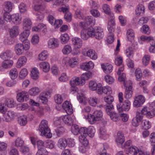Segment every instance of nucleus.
Masks as SVG:
<instances>
[{
    "mask_svg": "<svg viewBox=\"0 0 155 155\" xmlns=\"http://www.w3.org/2000/svg\"><path fill=\"white\" fill-rule=\"evenodd\" d=\"M39 130L41 132V135L45 137L50 138L52 137V134L48 125V121L45 120H42L39 125Z\"/></svg>",
    "mask_w": 155,
    "mask_h": 155,
    "instance_id": "nucleus-1",
    "label": "nucleus"
},
{
    "mask_svg": "<svg viewBox=\"0 0 155 155\" xmlns=\"http://www.w3.org/2000/svg\"><path fill=\"white\" fill-rule=\"evenodd\" d=\"M103 116L102 112L99 110H96L92 114L88 115V120L91 124H94L96 121L100 120Z\"/></svg>",
    "mask_w": 155,
    "mask_h": 155,
    "instance_id": "nucleus-2",
    "label": "nucleus"
},
{
    "mask_svg": "<svg viewBox=\"0 0 155 155\" xmlns=\"http://www.w3.org/2000/svg\"><path fill=\"white\" fill-rule=\"evenodd\" d=\"M30 47V43L28 42H25L23 44H18L15 47V51L17 55L21 54L24 50H28Z\"/></svg>",
    "mask_w": 155,
    "mask_h": 155,
    "instance_id": "nucleus-3",
    "label": "nucleus"
},
{
    "mask_svg": "<svg viewBox=\"0 0 155 155\" xmlns=\"http://www.w3.org/2000/svg\"><path fill=\"white\" fill-rule=\"evenodd\" d=\"M130 102L128 100H126L121 104H117V109L120 113L123 111H128L130 108Z\"/></svg>",
    "mask_w": 155,
    "mask_h": 155,
    "instance_id": "nucleus-4",
    "label": "nucleus"
},
{
    "mask_svg": "<svg viewBox=\"0 0 155 155\" xmlns=\"http://www.w3.org/2000/svg\"><path fill=\"white\" fill-rule=\"evenodd\" d=\"M82 53L84 55L87 56L93 60H95L97 58L95 51L92 49L84 48L82 51Z\"/></svg>",
    "mask_w": 155,
    "mask_h": 155,
    "instance_id": "nucleus-5",
    "label": "nucleus"
},
{
    "mask_svg": "<svg viewBox=\"0 0 155 155\" xmlns=\"http://www.w3.org/2000/svg\"><path fill=\"white\" fill-rule=\"evenodd\" d=\"M4 114L3 120L7 122H10L12 121L16 116V113L11 110L6 111Z\"/></svg>",
    "mask_w": 155,
    "mask_h": 155,
    "instance_id": "nucleus-6",
    "label": "nucleus"
},
{
    "mask_svg": "<svg viewBox=\"0 0 155 155\" xmlns=\"http://www.w3.org/2000/svg\"><path fill=\"white\" fill-rule=\"evenodd\" d=\"M140 113L142 115L143 114L145 115L148 118H151L155 115V110H149L148 108L145 107L142 109Z\"/></svg>",
    "mask_w": 155,
    "mask_h": 155,
    "instance_id": "nucleus-7",
    "label": "nucleus"
},
{
    "mask_svg": "<svg viewBox=\"0 0 155 155\" xmlns=\"http://www.w3.org/2000/svg\"><path fill=\"white\" fill-rule=\"evenodd\" d=\"M59 40L56 38H50L48 42V48L54 49L58 48L59 45Z\"/></svg>",
    "mask_w": 155,
    "mask_h": 155,
    "instance_id": "nucleus-8",
    "label": "nucleus"
},
{
    "mask_svg": "<svg viewBox=\"0 0 155 155\" xmlns=\"http://www.w3.org/2000/svg\"><path fill=\"white\" fill-rule=\"evenodd\" d=\"M131 144L132 141L130 140H127L124 144L123 147L125 148L126 153H131L133 150H134L135 147H136L131 145Z\"/></svg>",
    "mask_w": 155,
    "mask_h": 155,
    "instance_id": "nucleus-9",
    "label": "nucleus"
},
{
    "mask_svg": "<svg viewBox=\"0 0 155 155\" xmlns=\"http://www.w3.org/2000/svg\"><path fill=\"white\" fill-rule=\"evenodd\" d=\"M143 118V116L140 112H137L136 116L135 117L133 118L132 121V125L135 127H137Z\"/></svg>",
    "mask_w": 155,
    "mask_h": 155,
    "instance_id": "nucleus-10",
    "label": "nucleus"
},
{
    "mask_svg": "<svg viewBox=\"0 0 155 155\" xmlns=\"http://www.w3.org/2000/svg\"><path fill=\"white\" fill-rule=\"evenodd\" d=\"M144 97L142 95H139L135 97L134 102V106L138 107L141 106L145 102Z\"/></svg>",
    "mask_w": 155,
    "mask_h": 155,
    "instance_id": "nucleus-11",
    "label": "nucleus"
},
{
    "mask_svg": "<svg viewBox=\"0 0 155 155\" xmlns=\"http://www.w3.org/2000/svg\"><path fill=\"white\" fill-rule=\"evenodd\" d=\"M27 96V92L24 91H22L18 93L17 95V99L18 101L22 102L25 100H26Z\"/></svg>",
    "mask_w": 155,
    "mask_h": 155,
    "instance_id": "nucleus-12",
    "label": "nucleus"
},
{
    "mask_svg": "<svg viewBox=\"0 0 155 155\" xmlns=\"http://www.w3.org/2000/svg\"><path fill=\"white\" fill-rule=\"evenodd\" d=\"M9 34L11 37L12 38L16 37L19 34V27L17 25H14L9 29Z\"/></svg>",
    "mask_w": 155,
    "mask_h": 155,
    "instance_id": "nucleus-13",
    "label": "nucleus"
},
{
    "mask_svg": "<svg viewBox=\"0 0 155 155\" xmlns=\"http://www.w3.org/2000/svg\"><path fill=\"white\" fill-rule=\"evenodd\" d=\"M63 108L65 110L66 113L69 114H71L73 112V109L71 104L68 101H66L62 105Z\"/></svg>",
    "mask_w": 155,
    "mask_h": 155,
    "instance_id": "nucleus-14",
    "label": "nucleus"
},
{
    "mask_svg": "<svg viewBox=\"0 0 155 155\" xmlns=\"http://www.w3.org/2000/svg\"><path fill=\"white\" fill-rule=\"evenodd\" d=\"M102 85L101 84H97V83L94 81H90L89 83V87L90 89L92 91L97 90V93L98 90L100 89L99 88L101 87Z\"/></svg>",
    "mask_w": 155,
    "mask_h": 155,
    "instance_id": "nucleus-15",
    "label": "nucleus"
},
{
    "mask_svg": "<svg viewBox=\"0 0 155 155\" xmlns=\"http://www.w3.org/2000/svg\"><path fill=\"white\" fill-rule=\"evenodd\" d=\"M27 59L25 56H21L18 59L16 63V66L18 68H20L25 65L27 62Z\"/></svg>",
    "mask_w": 155,
    "mask_h": 155,
    "instance_id": "nucleus-16",
    "label": "nucleus"
},
{
    "mask_svg": "<svg viewBox=\"0 0 155 155\" xmlns=\"http://www.w3.org/2000/svg\"><path fill=\"white\" fill-rule=\"evenodd\" d=\"M132 84H128L126 87L125 96L126 98L129 99L131 97L133 93Z\"/></svg>",
    "mask_w": 155,
    "mask_h": 155,
    "instance_id": "nucleus-17",
    "label": "nucleus"
},
{
    "mask_svg": "<svg viewBox=\"0 0 155 155\" xmlns=\"http://www.w3.org/2000/svg\"><path fill=\"white\" fill-rule=\"evenodd\" d=\"M72 43L74 47L78 48H80L82 45V41L80 38L75 37L72 38Z\"/></svg>",
    "mask_w": 155,
    "mask_h": 155,
    "instance_id": "nucleus-18",
    "label": "nucleus"
},
{
    "mask_svg": "<svg viewBox=\"0 0 155 155\" xmlns=\"http://www.w3.org/2000/svg\"><path fill=\"white\" fill-rule=\"evenodd\" d=\"M101 66L104 71L106 74L110 73L112 71L113 67L111 64L108 63L102 64Z\"/></svg>",
    "mask_w": 155,
    "mask_h": 155,
    "instance_id": "nucleus-19",
    "label": "nucleus"
},
{
    "mask_svg": "<svg viewBox=\"0 0 155 155\" xmlns=\"http://www.w3.org/2000/svg\"><path fill=\"white\" fill-rule=\"evenodd\" d=\"M98 91V93L99 94H102L103 93L105 94H110L112 93L111 88L108 86H106L104 87L101 86L100 87Z\"/></svg>",
    "mask_w": 155,
    "mask_h": 155,
    "instance_id": "nucleus-20",
    "label": "nucleus"
},
{
    "mask_svg": "<svg viewBox=\"0 0 155 155\" xmlns=\"http://www.w3.org/2000/svg\"><path fill=\"white\" fill-rule=\"evenodd\" d=\"M145 12V8L144 6L141 4H138L137 7L135 10V13L138 16L143 15Z\"/></svg>",
    "mask_w": 155,
    "mask_h": 155,
    "instance_id": "nucleus-21",
    "label": "nucleus"
},
{
    "mask_svg": "<svg viewBox=\"0 0 155 155\" xmlns=\"http://www.w3.org/2000/svg\"><path fill=\"white\" fill-rule=\"evenodd\" d=\"M32 22L31 20L28 18H25L23 21V28L25 30H28L30 29Z\"/></svg>",
    "mask_w": 155,
    "mask_h": 155,
    "instance_id": "nucleus-22",
    "label": "nucleus"
},
{
    "mask_svg": "<svg viewBox=\"0 0 155 155\" xmlns=\"http://www.w3.org/2000/svg\"><path fill=\"white\" fill-rule=\"evenodd\" d=\"M80 78L74 77L71 80L70 84L71 86H75L77 85L82 86L84 84L82 83Z\"/></svg>",
    "mask_w": 155,
    "mask_h": 155,
    "instance_id": "nucleus-23",
    "label": "nucleus"
},
{
    "mask_svg": "<svg viewBox=\"0 0 155 155\" xmlns=\"http://www.w3.org/2000/svg\"><path fill=\"white\" fill-rule=\"evenodd\" d=\"M104 36V33L102 29L100 27H97L95 29V34L94 37L97 39H101Z\"/></svg>",
    "mask_w": 155,
    "mask_h": 155,
    "instance_id": "nucleus-24",
    "label": "nucleus"
},
{
    "mask_svg": "<svg viewBox=\"0 0 155 155\" xmlns=\"http://www.w3.org/2000/svg\"><path fill=\"white\" fill-rule=\"evenodd\" d=\"M11 21L16 25H19L21 21V18L19 17L18 14H13L12 15Z\"/></svg>",
    "mask_w": 155,
    "mask_h": 155,
    "instance_id": "nucleus-25",
    "label": "nucleus"
},
{
    "mask_svg": "<svg viewBox=\"0 0 155 155\" xmlns=\"http://www.w3.org/2000/svg\"><path fill=\"white\" fill-rule=\"evenodd\" d=\"M61 118L62 119L63 122L68 125H71L72 124L73 120L70 115H66L62 116Z\"/></svg>",
    "mask_w": 155,
    "mask_h": 155,
    "instance_id": "nucleus-26",
    "label": "nucleus"
},
{
    "mask_svg": "<svg viewBox=\"0 0 155 155\" xmlns=\"http://www.w3.org/2000/svg\"><path fill=\"white\" fill-rule=\"evenodd\" d=\"M94 67V64L91 61L88 62L84 63L81 66V68L84 70L87 71L90 68H93Z\"/></svg>",
    "mask_w": 155,
    "mask_h": 155,
    "instance_id": "nucleus-27",
    "label": "nucleus"
},
{
    "mask_svg": "<svg viewBox=\"0 0 155 155\" xmlns=\"http://www.w3.org/2000/svg\"><path fill=\"white\" fill-rule=\"evenodd\" d=\"M40 68L44 72H48L50 68L49 64L46 62H42L39 64Z\"/></svg>",
    "mask_w": 155,
    "mask_h": 155,
    "instance_id": "nucleus-28",
    "label": "nucleus"
},
{
    "mask_svg": "<svg viewBox=\"0 0 155 155\" xmlns=\"http://www.w3.org/2000/svg\"><path fill=\"white\" fill-rule=\"evenodd\" d=\"M2 63V67L4 69H8L11 68L13 64V61L12 60H4Z\"/></svg>",
    "mask_w": 155,
    "mask_h": 155,
    "instance_id": "nucleus-29",
    "label": "nucleus"
},
{
    "mask_svg": "<svg viewBox=\"0 0 155 155\" xmlns=\"http://www.w3.org/2000/svg\"><path fill=\"white\" fill-rule=\"evenodd\" d=\"M13 56L12 53L9 50L6 51L0 55V57L3 60H8Z\"/></svg>",
    "mask_w": 155,
    "mask_h": 155,
    "instance_id": "nucleus-30",
    "label": "nucleus"
},
{
    "mask_svg": "<svg viewBox=\"0 0 155 155\" xmlns=\"http://www.w3.org/2000/svg\"><path fill=\"white\" fill-rule=\"evenodd\" d=\"M126 79V75L124 73H122V74L118 78L119 81L120 82L124 81L125 86L127 87L128 84H132V81L130 80H128L125 82Z\"/></svg>",
    "mask_w": 155,
    "mask_h": 155,
    "instance_id": "nucleus-31",
    "label": "nucleus"
},
{
    "mask_svg": "<svg viewBox=\"0 0 155 155\" xmlns=\"http://www.w3.org/2000/svg\"><path fill=\"white\" fill-rule=\"evenodd\" d=\"M68 145L66 140L64 138H60L58 142V146L61 149L65 148Z\"/></svg>",
    "mask_w": 155,
    "mask_h": 155,
    "instance_id": "nucleus-32",
    "label": "nucleus"
},
{
    "mask_svg": "<svg viewBox=\"0 0 155 155\" xmlns=\"http://www.w3.org/2000/svg\"><path fill=\"white\" fill-rule=\"evenodd\" d=\"M92 74L91 72L88 71L87 73L83 74L81 77V81H82V83L84 84L85 83V81L88 80L91 77Z\"/></svg>",
    "mask_w": 155,
    "mask_h": 155,
    "instance_id": "nucleus-33",
    "label": "nucleus"
},
{
    "mask_svg": "<svg viewBox=\"0 0 155 155\" xmlns=\"http://www.w3.org/2000/svg\"><path fill=\"white\" fill-rule=\"evenodd\" d=\"M29 31L25 30V31L21 33L19 35V39L22 42L26 40L27 37L29 35Z\"/></svg>",
    "mask_w": 155,
    "mask_h": 155,
    "instance_id": "nucleus-34",
    "label": "nucleus"
},
{
    "mask_svg": "<svg viewBox=\"0 0 155 155\" xmlns=\"http://www.w3.org/2000/svg\"><path fill=\"white\" fill-rule=\"evenodd\" d=\"M100 137L104 140H106L109 136V135L107 133L106 130L104 127H101L100 128Z\"/></svg>",
    "mask_w": 155,
    "mask_h": 155,
    "instance_id": "nucleus-35",
    "label": "nucleus"
},
{
    "mask_svg": "<svg viewBox=\"0 0 155 155\" xmlns=\"http://www.w3.org/2000/svg\"><path fill=\"white\" fill-rule=\"evenodd\" d=\"M127 36L128 40L130 42L132 41L134 38V33L133 30L132 29L128 30L127 32Z\"/></svg>",
    "mask_w": 155,
    "mask_h": 155,
    "instance_id": "nucleus-36",
    "label": "nucleus"
},
{
    "mask_svg": "<svg viewBox=\"0 0 155 155\" xmlns=\"http://www.w3.org/2000/svg\"><path fill=\"white\" fill-rule=\"evenodd\" d=\"M64 94H56L54 96V100L55 102L58 104H61L64 99Z\"/></svg>",
    "mask_w": 155,
    "mask_h": 155,
    "instance_id": "nucleus-37",
    "label": "nucleus"
},
{
    "mask_svg": "<svg viewBox=\"0 0 155 155\" xmlns=\"http://www.w3.org/2000/svg\"><path fill=\"white\" fill-rule=\"evenodd\" d=\"M72 49L71 45H64L62 51L64 55H68L72 51Z\"/></svg>",
    "mask_w": 155,
    "mask_h": 155,
    "instance_id": "nucleus-38",
    "label": "nucleus"
},
{
    "mask_svg": "<svg viewBox=\"0 0 155 155\" xmlns=\"http://www.w3.org/2000/svg\"><path fill=\"white\" fill-rule=\"evenodd\" d=\"M13 8V5L11 2H5L4 5V9L5 12H9L11 11Z\"/></svg>",
    "mask_w": 155,
    "mask_h": 155,
    "instance_id": "nucleus-39",
    "label": "nucleus"
},
{
    "mask_svg": "<svg viewBox=\"0 0 155 155\" xmlns=\"http://www.w3.org/2000/svg\"><path fill=\"white\" fill-rule=\"evenodd\" d=\"M124 134L121 132H119L117 134V137L116 141L117 143L122 144L124 141Z\"/></svg>",
    "mask_w": 155,
    "mask_h": 155,
    "instance_id": "nucleus-40",
    "label": "nucleus"
},
{
    "mask_svg": "<svg viewBox=\"0 0 155 155\" xmlns=\"http://www.w3.org/2000/svg\"><path fill=\"white\" fill-rule=\"evenodd\" d=\"M39 92V89L36 87H32L28 91V93L30 95L34 96L38 95Z\"/></svg>",
    "mask_w": 155,
    "mask_h": 155,
    "instance_id": "nucleus-41",
    "label": "nucleus"
},
{
    "mask_svg": "<svg viewBox=\"0 0 155 155\" xmlns=\"http://www.w3.org/2000/svg\"><path fill=\"white\" fill-rule=\"evenodd\" d=\"M57 135L58 137L61 136L64 133L65 129L61 126L58 127L55 130Z\"/></svg>",
    "mask_w": 155,
    "mask_h": 155,
    "instance_id": "nucleus-42",
    "label": "nucleus"
},
{
    "mask_svg": "<svg viewBox=\"0 0 155 155\" xmlns=\"http://www.w3.org/2000/svg\"><path fill=\"white\" fill-rule=\"evenodd\" d=\"M18 123L21 126H24L27 123V117L26 116L23 115L20 117L18 120Z\"/></svg>",
    "mask_w": 155,
    "mask_h": 155,
    "instance_id": "nucleus-43",
    "label": "nucleus"
},
{
    "mask_svg": "<svg viewBox=\"0 0 155 155\" xmlns=\"http://www.w3.org/2000/svg\"><path fill=\"white\" fill-rule=\"evenodd\" d=\"M39 73L38 69L34 68L31 71V77L34 80H36L39 77Z\"/></svg>",
    "mask_w": 155,
    "mask_h": 155,
    "instance_id": "nucleus-44",
    "label": "nucleus"
},
{
    "mask_svg": "<svg viewBox=\"0 0 155 155\" xmlns=\"http://www.w3.org/2000/svg\"><path fill=\"white\" fill-rule=\"evenodd\" d=\"M69 39V36L67 33H64L61 35V41L62 44H65L67 43Z\"/></svg>",
    "mask_w": 155,
    "mask_h": 155,
    "instance_id": "nucleus-45",
    "label": "nucleus"
},
{
    "mask_svg": "<svg viewBox=\"0 0 155 155\" xmlns=\"http://www.w3.org/2000/svg\"><path fill=\"white\" fill-rule=\"evenodd\" d=\"M9 75L12 79H15L18 76V73L17 69L15 68L12 69L10 71Z\"/></svg>",
    "mask_w": 155,
    "mask_h": 155,
    "instance_id": "nucleus-46",
    "label": "nucleus"
},
{
    "mask_svg": "<svg viewBox=\"0 0 155 155\" xmlns=\"http://www.w3.org/2000/svg\"><path fill=\"white\" fill-rule=\"evenodd\" d=\"M141 126L143 128L147 130L151 127V124L149 121L144 120L142 121Z\"/></svg>",
    "mask_w": 155,
    "mask_h": 155,
    "instance_id": "nucleus-47",
    "label": "nucleus"
},
{
    "mask_svg": "<svg viewBox=\"0 0 155 155\" xmlns=\"http://www.w3.org/2000/svg\"><path fill=\"white\" fill-rule=\"evenodd\" d=\"M48 54L46 51H44L40 54L38 56V58L40 60H45L48 57Z\"/></svg>",
    "mask_w": 155,
    "mask_h": 155,
    "instance_id": "nucleus-48",
    "label": "nucleus"
},
{
    "mask_svg": "<svg viewBox=\"0 0 155 155\" xmlns=\"http://www.w3.org/2000/svg\"><path fill=\"white\" fill-rule=\"evenodd\" d=\"M77 97L79 102L83 103L84 104H86L85 101L86 100L85 96L82 93H78L77 95Z\"/></svg>",
    "mask_w": 155,
    "mask_h": 155,
    "instance_id": "nucleus-49",
    "label": "nucleus"
},
{
    "mask_svg": "<svg viewBox=\"0 0 155 155\" xmlns=\"http://www.w3.org/2000/svg\"><path fill=\"white\" fill-rule=\"evenodd\" d=\"M24 143V141L22 138L18 137L15 141V146L17 147H21L23 146Z\"/></svg>",
    "mask_w": 155,
    "mask_h": 155,
    "instance_id": "nucleus-50",
    "label": "nucleus"
},
{
    "mask_svg": "<svg viewBox=\"0 0 155 155\" xmlns=\"http://www.w3.org/2000/svg\"><path fill=\"white\" fill-rule=\"evenodd\" d=\"M125 54L129 58H132L134 55L133 48L129 47L125 50Z\"/></svg>",
    "mask_w": 155,
    "mask_h": 155,
    "instance_id": "nucleus-51",
    "label": "nucleus"
},
{
    "mask_svg": "<svg viewBox=\"0 0 155 155\" xmlns=\"http://www.w3.org/2000/svg\"><path fill=\"white\" fill-rule=\"evenodd\" d=\"M87 136L81 135V136L79 137L80 142L84 146H87L88 144V142L86 138Z\"/></svg>",
    "mask_w": 155,
    "mask_h": 155,
    "instance_id": "nucleus-52",
    "label": "nucleus"
},
{
    "mask_svg": "<svg viewBox=\"0 0 155 155\" xmlns=\"http://www.w3.org/2000/svg\"><path fill=\"white\" fill-rule=\"evenodd\" d=\"M99 102V100L95 97L90 98L89 101L90 104L93 106H95Z\"/></svg>",
    "mask_w": 155,
    "mask_h": 155,
    "instance_id": "nucleus-53",
    "label": "nucleus"
},
{
    "mask_svg": "<svg viewBox=\"0 0 155 155\" xmlns=\"http://www.w3.org/2000/svg\"><path fill=\"white\" fill-rule=\"evenodd\" d=\"M83 10L80 9H77L75 11V14L77 17L80 19H84V16L83 14Z\"/></svg>",
    "mask_w": 155,
    "mask_h": 155,
    "instance_id": "nucleus-54",
    "label": "nucleus"
},
{
    "mask_svg": "<svg viewBox=\"0 0 155 155\" xmlns=\"http://www.w3.org/2000/svg\"><path fill=\"white\" fill-rule=\"evenodd\" d=\"M28 71L26 68H23L21 70L19 74V77L21 79H23L25 78L27 75Z\"/></svg>",
    "mask_w": 155,
    "mask_h": 155,
    "instance_id": "nucleus-55",
    "label": "nucleus"
},
{
    "mask_svg": "<svg viewBox=\"0 0 155 155\" xmlns=\"http://www.w3.org/2000/svg\"><path fill=\"white\" fill-rule=\"evenodd\" d=\"M86 31L90 37H94L95 34V29H94L92 27H90Z\"/></svg>",
    "mask_w": 155,
    "mask_h": 155,
    "instance_id": "nucleus-56",
    "label": "nucleus"
},
{
    "mask_svg": "<svg viewBox=\"0 0 155 155\" xmlns=\"http://www.w3.org/2000/svg\"><path fill=\"white\" fill-rule=\"evenodd\" d=\"M141 31L142 33L149 34L150 31L148 26L147 25H144L141 28Z\"/></svg>",
    "mask_w": 155,
    "mask_h": 155,
    "instance_id": "nucleus-57",
    "label": "nucleus"
},
{
    "mask_svg": "<svg viewBox=\"0 0 155 155\" xmlns=\"http://www.w3.org/2000/svg\"><path fill=\"white\" fill-rule=\"evenodd\" d=\"M88 136L90 137H93L94 135L95 132V129L92 126H91L88 127Z\"/></svg>",
    "mask_w": 155,
    "mask_h": 155,
    "instance_id": "nucleus-58",
    "label": "nucleus"
},
{
    "mask_svg": "<svg viewBox=\"0 0 155 155\" xmlns=\"http://www.w3.org/2000/svg\"><path fill=\"white\" fill-rule=\"evenodd\" d=\"M78 59L75 57L70 58L69 66L71 67H74L77 63Z\"/></svg>",
    "mask_w": 155,
    "mask_h": 155,
    "instance_id": "nucleus-59",
    "label": "nucleus"
},
{
    "mask_svg": "<svg viewBox=\"0 0 155 155\" xmlns=\"http://www.w3.org/2000/svg\"><path fill=\"white\" fill-rule=\"evenodd\" d=\"M150 55L146 54L142 59V62L143 64L145 66L147 65L149 63L150 60Z\"/></svg>",
    "mask_w": 155,
    "mask_h": 155,
    "instance_id": "nucleus-60",
    "label": "nucleus"
},
{
    "mask_svg": "<svg viewBox=\"0 0 155 155\" xmlns=\"http://www.w3.org/2000/svg\"><path fill=\"white\" fill-rule=\"evenodd\" d=\"M36 155H48V152L45 148L38 149Z\"/></svg>",
    "mask_w": 155,
    "mask_h": 155,
    "instance_id": "nucleus-61",
    "label": "nucleus"
},
{
    "mask_svg": "<svg viewBox=\"0 0 155 155\" xmlns=\"http://www.w3.org/2000/svg\"><path fill=\"white\" fill-rule=\"evenodd\" d=\"M80 129H79L78 126L77 125H74L72 127L71 131L74 135H77L78 133H80Z\"/></svg>",
    "mask_w": 155,
    "mask_h": 155,
    "instance_id": "nucleus-62",
    "label": "nucleus"
},
{
    "mask_svg": "<svg viewBox=\"0 0 155 155\" xmlns=\"http://www.w3.org/2000/svg\"><path fill=\"white\" fill-rule=\"evenodd\" d=\"M64 18L66 21L70 22L71 21L72 18L71 14L69 12H67L65 13Z\"/></svg>",
    "mask_w": 155,
    "mask_h": 155,
    "instance_id": "nucleus-63",
    "label": "nucleus"
},
{
    "mask_svg": "<svg viewBox=\"0 0 155 155\" xmlns=\"http://www.w3.org/2000/svg\"><path fill=\"white\" fill-rule=\"evenodd\" d=\"M114 35L113 33H109L108 34L106 41L109 44H111L114 41Z\"/></svg>",
    "mask_w": 155,
    "mask_h": 155,
    "instance_id": "nucleus-64",
    "label": "nucleus"
}]
</instances>
